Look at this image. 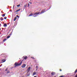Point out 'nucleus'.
Segmentation results:
<instances>
[{
    "instance_id": "nucleus-1",
    "label": "nucleus",
    "mask_w": 77,
    "mask_h": 77,
    "mask_svg": "<svg viewBox=\"0 0 77 77\" xmlns=\"http://www.w3.org/2000/svg\"><path fill=\"white\" fill-rule=\"evenodd\" d=\"M23 61H24V60H22V62H21L20 63L17 64V63H15V66H19V65H21L22 64V62H23Z\"/></svg>"
},
{
    "instance_id": "nucleus-2",
    "label": "nucleus",
    "mask_w": 77,
    "mask_h": 77,
    "mask_svg": "<svg viewBox=\"0 0 77 77\" xmlns=\"http://www.w3.org/2000/svg\"><path fill=\"white\" fill-rule=\"evenodd\" d=\"M45 12V10H42V12H41L40 14H42L44 13Z\"/></svg>"
},
{
    "instance_id": "nucleus-3",
    "label": "nucleus",
    "mask_w": 77,
    "mask_h": 77,
    "mask_svg": "<svg viewBox=\"0 0 77 77\" xmlns=\"http://www.w3.org/2000/svg\"><path fill=\"white\" fill-rule=\"evenodd\" d=\"M26 64H23V65H22V66H21V67L23 68H24L26 67Z\"/></svg>"
},
{
    "instance_id": "nucleus-4",
    "label": "nucleus",
    "mask_w": 77,
    "mask_h": 77,
    "mask_svg": "<svg viewBox=\"0 0 77 77\" xmlns=\"http://www.w3.org/2000/svg\"><path fill=\"white\" fill-rule=\"evenodd\" d=\"M28 72H27V73L26 75V77H27V76H29L30 75V73H28Z\"/></svg>"
},
{
    "instance_id": "nucleus-5",
    "label": "nucleus",
    "mask_w": 77,
    "mask_h": 77,
    "mask_svg": "<svg viewBox=\"0 0 77 77\" xmlns=\"http://www.w3.org/2000/svg\"><path fill=\"white\" fill-rule=\"evenodd\" d=\"M30 67H29L27 69V71L28 72H29V71H30Z\"/></svg>"
},
{
    "instance_id": "nucleus-6",
    "label": "nucleus",
    "mask_w": 77,
    "mask_h": 77,
    "mask_svg": "<svg viewBox=\"0 0 77 77\" xmlns=\"http://www.w3.org/2000/svg\"><path fill=\"white\" fill-rule=\"evenodd\" d=\"M23 58H24V59H27V57L24 56L23 57Z\"/></svg>"
},
{
    "instance_id": "nucleus-7",
    "label": "nucleus",
    "mask_w": 77,
    "mask_h": 77,
    "mask_svg": "<svg viewBox=\"0 0 77 77\" xmlns=\"http://www.w3.org/2000/svg\"><path fill=\"white\" fill-rule=\"evenodd\" d=\"M36 72H34L33 73V74H32V75L33 76H34V75H36Z\"/></svg>"
},
{
    "instance_id": "nucleus-8",
    "label": "nucleus",
    "mask_w": 77,
    "mask_h": 77,
    "mask_svg": "<svg viewBox=\"0 0 77 77\" xmlns=\"http://www.w3.org/2000/svg\"><path fill=\"white\" fill-rule=\"evenodd\" d=\"M3 26L5 27H7V24L6 23H5L4 24Z\"/></svg>"
},
{
    "instance_id": "nucleus-9",
    "label": "nucleus",
    "mask_w": 77,
    "mask_h": 77,
    "mask_svg": "<svg viewBox=\"0 0 77 77\" xmlns=\"http://www.w3.org/2000/svg\"><path fill=\"white\" fill-rule=\"evenodd\" d=\"M2 61H3L2 62V63H3V62H5L6 61V60L5 59H3L2 60Z\"/></svg>"
},
{
    "instance_id": "nucleus-10",
    "label": "nucleus",
    "mask_w": 77,
    "mask_h": 77,
    "mask_svg": "<svg viewBox=\"0 0 77 77\" xmlns=\"http://www.w3.org/2000/svg\"><path fill=\"white\" fill-rule=\"evenodd\" d=\"M55 73L54 72H52L51 73V74L52 75H54V74Z\"/></svg>"
},
{
    "instance_id": "nucleus-11",
    "label": "nucleus",
    "mask_w": 77,
    "mask_h": 77,
    "mask_svg": "<svg viewBox=\"0 0 77 77\" xmlns=\"http://www.w3.org/2000/svg\"><path fill=\"white\" fill-rule=\"evenodd\" d=\"M38 15V12H36L34 14V15Z\"/></svg>"
},
{
    "instance_id": "nucleus-12",
    "label": "nucleus",
    "mask_w": 77,
    "mask_h": 77,
    "mask_svg": "<svg viewBox=\"0 0 77 77\" xmlns=\"http://www.w3.org/2000/svg\"><path fill=\"white\" fill-rule=\"evenodd\" d=\"M0 20L1 21H3V17H1L0 18Z\"/></svg>"
},
{
    "instance_id": "nucleus-13",
    "label": "nucleus",
    "mask_w": 77,
    "mask_h": 77,
    "mask_svg": "<svg viewBox=\"0 0 77 77\" xmlns=\"http://www.w3.org/2000/svg\"><path fill=\"white\" fill-rule=\"evenodd\" d=\"M21 9H19V10H16V12H18V11H20Z\"/></svg>"
},
{
    "instance_id": "nucleus-14",
    "label": "nucleus",
    "mask_w": 77,
    "mask_h": 77,
    "mask_svg": "<svg viewBox=\"0 0 77 77\" xmlns=\"http://www.w3.org/2000/svg\"><path fill=\"white\" fill-rule=\"evenodd\" d=\"M6 41V39L5 38V39L3 40V42H5V41Z\"/></svg>"
},
{
    "instance_id": "nucleus-15",
    "label": "nucleus",
    "mask_w": 77,
    "mask_h": 77,
    "mask_svg": "<svg viewBox=\"0 0 77 77\" xmlns=\"http://www.w3.org/2000/svg\"><path fill=\"white\" fill-rule=\"evenodd\" d=\"M2 16L3 17H4L5 16V14H3V15H2Z\"/></svg>"
},
{
    "instance_id": "nucleus-16",
    "label": "nucleus",
    "mask_w": 77,
    "mask_h": 77,
    "mask_svg": "<svg viewBox=\"0 0 77 77\" xmlns=\"http://www.w3.org/2000/svg\"><path fill=\"white\" fill-rule=\"evenodd\" d=\"M17 19V17H15L14 19V21H15Z\"/></svg>"
},
{
    "instance_id": "nucleus-17",
    "label": "nucleus",
    "mask_w": 77,
    "mask_h": 77,
    "mask_svg": "<svg viewBox=\"0 0 77 77\" xmlns=\"http://www.w3.org/2000/svg\"><path fill=\"white\" fill-rule=\"evenodd\" d=\"M32 15H33V14H30L29 15V17H30L31 16H32Z\"/></svg>"
},
{
    "instance_id": "nucleus-18",
    "label": "nucleus",
    "mask_w": 77,
    "mask_h": 77,
    "mask_svg": "<svg viewBox=\"0 0 77 77\" xmlns=\"http://www.w3.org/2000/svg\"><path fill=\"white\" fill-rule=\"evenodd\" d=\"M17 7H19V6H20V5H19L17 6Z\"/></svg>"
},
{
    "instance_id": "nucleus-19",
    "label": "nucleus",
    "mask_w": 77,
    "mask_h": 77,
    "mask_svg": "<svg viewBox=\"0 0 77 77\" xmlns=\"http://www.w3.org/2000/svg\"><path fill=\"white\" fill-rule=\"evenodd\" d=\"M7 38H10V36H7Z\"/></svg>"
},
{
    "instance_id": "nucleus-20",
    "label": "nucleus",
    "mask_w": 77,
    "mask_h": 77,
    "mask_svg": "<svg viewBox=\"0 0 77 77\" xmlns=\"http://www.w3.org/2000/svg\"><path fill=\"white\" fill-rule=\"evenodd\" d=\"M77 72V69H76V70L75 72V73H76V72Z\"/></svg>"
},
{
    "instance_id": "nucleus-21",
    "label": "nucleus",
    "mask_w": 77,
    "mask_h": 77,
    "mask_svg": "<svg viewBox=\"0 0 77 77\" xmlns=\"http://www.w3.org/2000/svg\"><path fill=\"white\" fill-rule=\"evenodd\" d=\"M5 20H6V18H7V17H5L4 18Z\"/></svg>"
},
{
    "instance_id": "nucleus-22",
    "label": "nucleus",
    "mask_w": 77,
    "mask_h": 77,
    "mask_svg": "<svg viewBox=\"0 0 77 77\" xmlns=\"http://www.w3.org/2000/svg\"><path fill=\"white\" fill-rule=\"evenodd\" d=\"M64 77V76L63 75L60 76V77Z\"/></svg>"
},
{
    "instance_id": "nucleus-23",
    "label": "nucleus",
    "mask_w": 77,
    "mask_h": 77,
    "mask_svg": "<svg viewBox=\"0 0 77 77\" xmlns=\"http://www.w3.org/2000/svg\"><path fill=\"white\" fill-rule=\"evenodd\" d=\"M37 16H38V15H35V16H33V17H37Z\"/></svg>"
},
{
    "instance_id": "nucleus-24",
    "label": "nucleus",
    "mask_w": 77,
    "mask_h": 77,
    "mask_svg": "<svg viewBox=\"0 0 77 77\" xmlns=\"http://www.w3.org/2000/svg\"><path fill=\"white\" fill-rule=\"evenodd\" d=\"M10 72V71H8V72H7V73H9Z\"/></svg>"
},
{
    "instance_id": "nucleus-25",
    "label": "nucleus",
    "mask_w": 77,
    "mask_h": 77,
    "mask_svg": "<svg viewBox=\"0 0 77 77\" xmlns=\"http://www.w3.org/2000/svg\"><path fill=\"white\" fill-rule=\"evenodd\" d=\"M16 17H18V18H19V16H18V15H17V16H16Z\"/></svg>"
},
{
    "instance_id": "nucleus-26",
    "label": "nucleus",
    "mask_w": 77,
    "mask_h": 77,
    "mask_svg": "<svg viewBox=\"0 0 77 77\" xmlns=\"http://www.w3.org/2000/svg\"><path fill=\"white\" fill-rule=\"evenodd\" d=\"M36 68L37 69H38V66H36Z\"/></svg>"
},
{
    "instance_id": "nucleus-27",
    "label": "nucleus",
    "mask_w": 77,
    "mask_h": 77,
    "mask_svg": "<svg viewBox=\"0 0 77 77\" xmlns=\"http://www.w3.org/2000/svg\"><path fill=\"white\" fill-rule=\"evenodd\" d=\"M31 58H32V59H34V57H31Z\"/></svg>"
},
{
    "instance_id": "nucleus-28",
    "label": "nucleus",
    "mask_w": 77,
    "mask_h": 77,
    "mask_svg": "<svg viewBox=\"0 0 77 77\" xmlns=\"http://www.w3.org/2000/svg\"><path fill=\"white\" fill-rule=\"evenodd\" d=\"M38 13V15H39V14H40V12H39Z\"/></svg>"
},
{
    "instance_id": "nucleus-29",
    "label": "nucleus",
    "mask_w": 77,
    "mask_h": 77,
    "mask_svg": "<svg viewBox=\"0 0 77 77\" xmlns=\"http://www.w3.org/2000/svg\"><path fill=\"white\" fill-rule=\"evenodd\" d=\"M2 66V64H1V66H0V67H1Z\"/></svg>"
},
{
    "instance_id": "nucleus-30",
    "label": "nucleus",
    "mask_w": 77,
    "mask_h": 77,
    "mask_svg": "<svg viewBox=\"0 0 77 77\" xmlns=\"http://www.w3.org/2000/svg\"><path fill=\"white\" fill-rule=\"evenodd\" d=\"M29 3H30V4H32V2H29Z\"/></svg>"
},
{
    "instance_id": "nucleus-31",
    "label": "nucleus",
    "mask_w": 77,
    "mask_h": 77,
    "mask_svg": "<svg viewBox=\"0 0 77 77\" xmlns=\"http://www.w3.org/2000/svg\"><path fill=\"white\" fill-rule=\"evenodd\" d=\"M28 6H29V5H29V4H28Z\"/></svg>"
},
{
    "instance_id": "nucleus-32",
    "label": "nucleus",
    "mask_w": 77,
    "mask_h": 77,
    "mask_svg": "<svg viewBox=\"0 0 77 77\" xmlns=\"http://www.w3.org/2000/svg\"><path fill=\"white\" fill-rule=\"evenodd\" d=\"M60 71H62V70H61V69H60Z\"/></svg>"
},
{
    "instance_id": "nucleus-33",
    "label": "nucleus",
    "mask_w": 77,
    "mask_h": 77,
    "mask_svg": "<svg viewBox=\"0 0 77 77\" xmlns=\"http://www.w3.org/2000/svg\"><path fill=\"white\" fill-rule=\"evenodd\" d=\"M14 6H13V9H14Z\"/></svg>"
},
{
    "instance_id": "nucleus-34",
    "label": "nucleus",
    "mask_w": 77,
    "mask_h": 77,
    "mask_svg": "<svg viewBox=\"0 0 77 77\" xmlns=\"http://www.w3.org/2000/svg\"><path fill=\"white\" fill-rule=\"evenodd\" d=\"M7 69H6V70H5V71H7Z\"/></svg>"
},
{
    "instance_id": "nucleus-35",
    "label": "nucleus",
    "mask_w": 77,
    "mask_h": 77,
    "mask_svg": "<svg viewBox=\"0 0 77 77\" xmlns=\"http://www.w3.org/2000/svg\"><path fill=\"white\" fill-rule=\"evenodd\" d=\"M12 35V34H10V35Z\"/></svg>"
},
{
    "instance_id": "nucleus-36",
    "label": "nucleus",
    "mask_w": 77,
    "mask_h": 77,
    "mask_svg": "<svg viewBox=\"0 0 77 77\" xmlns=\"http://www.w3.org/2000/svg\"><path fill=\"white\" fill-rule=\"evenodd\" d=\"M34 77H37L36 76H34Z\"/></svg>"
},
{
    "instance_id": "nucleus-37",
    "label": "nucleus",
    "mask_w": 77,
    "mask_h": 77,
    "mask_svg": "<svg viewBox=\"0 0 77 77\" xmlns=\"http://www.w3.org/2000/svg\"><path fill=\"white\" fill-rule=\"evenodd\" d=\"M36 71H37V70H38V69H36Z\"/></svg>"
},
{
    "instance_id": "nucleus-38",
    "label": "nucleus",
    "mask_w": 77,
    "mask_h": 77,
    "mask_svg": "<svg viewBox=\"0 0 77 77\" xmlns=\"http://www.w3.org/2000/svg\"><path fill=\"white\" fill-rule=\"evenodd\" d=\"M75 77H77V76L76 75Z\"/></svg>"
},
{
    "instance_id": "nucleus-39",
    "label": "nucleus",
    "mask_w": 77,
    "mask_h": 77,
    "mask_svg": "<svg viewBox=\"0 0 77 77\" xmlns=\"http://www.w3.org/2000/svg\"><path fill=\"white\" fill-rule=\"evenodd\" d=\"M1 30V29L0 28V31Z\"/></svg>"
},
{
    "instance_id": "nucleus-40",
    "label": "nucleus",
    "mask_w": 77,
    "mask_h": 77,
    "mask_svg": "<svg viewBox=\"0 0 77 77\" xmlns=\"http://www.w3.org/2000/svg\"><path fill=\"white\" fill-rule=\"evenodd\" d=\"M1 26V24L0 23V26Z\"/></svg>"
},
{
    "instance_id": "nucleus-41",
    "label": "nucleus",
    "mask_w": 77,
    "mask_h": 77,
    "mask_svg": "<svg viewBox=\"0 0 77 77\" xmlns=\"http://www.w3.org/2000/svg\"><path fill=\"white\" fill-rule=\"evenodd\" d=\"M24 6H25V7H26V6L25 5H24Z\"/></svg>"
},
{
    "instance_id": "nucleus-42",
    "label": "nucleus",
    "mask_w": 77,
    "mask_h": 77,
    "mask_svg": "<svg viewBox=\"0 0 77 77\" xmlns=\"http://www.w3.org/2000/svg\"><path fill=\"white\" fill-rule=\"evenodd\" d=\"M0 70H1V69H0Z\"/></svg>"
},
{
    "instance_id": "nucleus-43",
    "label": "nucleus",
    "mask_w": 77,
    "mask_h": 77,
    "mask_svg": "<svg viewBox=\"0 0 77 77\" xmlns=\"http://www.w3.org/2000/svg\"><path fill=\"white\" fill-rule=\"evenodd\" d=\"M55 77H56L55 76Z\"/></svg>"
}]
</instances>
